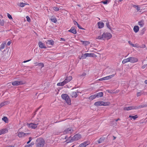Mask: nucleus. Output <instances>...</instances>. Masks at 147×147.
Masks as SVG:
<instances>
[{"mask_svg":"<svg viewBox=\"0 0 147 147\" xmlns=\"http://www.w3.org/2000/svg\"><path fill=\"white\" fill-rule=\"evenodd\" d=\"M49 19L51 22L54 23H56L57 22V20L55 17L53 18H51Z\"/></svg>","mask_w":147,"mask_h":147,"instance_id":"nucleus-34","label":"nucleus"},{"mask_svg":"<svg viewBox=\"0 0 147 147\" xmlns=\"http://www.w3.org/2000/svg\"><path fill=\"white\" fill-rule=\"evenodd\" d=\"M80 29L82 30H85V29L82 27L80 26L79 27H78Z\"/></svg>","mask_w":147,"mask_h":147,"instance_id":"nucleus-55","label":"nucleus"},{"mask_svg":"<svg viewBox=\"0 0 147 147\" xmlns=\"http://www.w3.org/2000/svg\"><path fill=\"white\" fill-rule=\"evenodd\" d=\"M75 141L74 139V137H71L70 136L65 141L67 142V143H69L73 142Z\"/></svg>","mask_w":147,"mask_h":147,"instance_id":"nucleus-12","label":"nucleus"},{"mask_svg":"<svg viewBox=\"0 0 147 147\" xmlns=\"http://www.w3.org/2000/svg\"><path fill=\"white\" fill-rule=\"evenodd\" d=\"M88 54V57H96L97 56L94 53H87Z\"/></svg>","mask_w":147,"mask_h":147,"instance_id":"nucleus-21","label":"nucleus"},{"mask_svg":"<svg viewBox=\"0 0 147 147\" xmlns=\"http://www.w3.org/2000/svg\"><path fill=\"white\" fill-rule=\"evenodd\" d=\"M6 43H2L0 47V51H1V49H3L5 47V46Z\"/></svg>","mask_w":147,"mask_h":147,"instance_id":"nucleus-35","label":"nucleus"},{"mask_svg":"<svg viewBox=\"0 0 147 147\" xmlns=\"http://www.w3.org/2000/svg\"><path fill=\"white\" fill-rule=\"evenodd\" d=\"M115 76V74H113L110 76H108L105 77V80H107L111 79L112 78L114 77Z\"/></svg>","mask_w":147,"mask_h":147,"instance_id":"nucleus-23","label":"nucleus"},{"mask_svg":"<svg viewBox=\"0 0 147 147\" xmlns=\"http://www.w3.org/2000/svg\"><path fill=\"white\" fill-rule=\"evenodd\" d=\"M86 75V73H84L82 74V75L81 76H85Z\"/></svg>","mask_w":147,"mask_h":147,"instance_id":"nucleus-56","label":"nucleus"},{"mask_svg":"<svg viewBox=\"0 0 147 147\" xmlns=\"http://www.w3.org/2000/svg\"><path fill=\"white\" fill-rule=\"evenodd\" d=\"M146 46L144 44H143L141 46H140V47L141 48H144Z\"/></svg>","mask_w":147,"mask_h":147,"instance_id":"nucleus-52","label":"nucleus"},{"mask_svg":"<svg viewBox=\"0 0 147 147\" xmlns=\"http://www.w3.org/2000/svg\"><path fill=\"white\" fill-rule=\"evenodd\" d=\"M143 93L142 91L141 92H137V97H138L141 95L142 94H143Z\"/></svg>","mask_w":147,"mask_h":147,"instance_id":"nucleus-40","label":"nucleus"},{"mask_svg":"<svg viewBox=\"0 0 147 147\" xmlns=\"http://www.w3.org/2000/svg\"><path fill=\"white\" fill-rule=\"evenodd\" d=\"M133 7L134 8H136L137 11H138L140 10V7L138 5H134Z\"/></svg>","mask_w":147,"mask_h":147,"instance_id":"nucleus-37","label":"nucleus"},{"mask_svg":"<svg viewBox=\"0 0 147 147\" xmlns=\"http://www.w3.org/2000/svg\"><path fill=\"white\" fill-rule=\"evenodd\" d=\"M72 79V77L71 76H69L67 77L65 80V81L66 82H67L66 83H67L70 82Z\"/></svg>","mask_w":147,"mask_h":147,"instance_id":"nucleus-20","label":"nucleus"},{"mask_svg":"<svg viewBox=\"0 0 147 147\" xmlns=\"http://www.w3.org/2000/svg\"><path fill=\"white\" fill-rule=\"evenodd\" d=\"M7 16L8 18L10 19H12L13 18L9 14V13H7Z\"/></svg>","mask_w":147,"mask_h":147,"instance_id":"nucleus-45","label":"nucleus"},{"mask_svg":"<svg viewBox=\"0 0 147 147\" xmlns=\"http://www.w3.org/2000/svg\"><path fill=\"white\" fill-rule=\"evenodd\" d=\"M31 140H32V138H31V137H29V140L30 141V142H31Z\"/></svg>","mask_w":147,"mask_h":147,"instance_id":"nucleus-62","label":"nucleus"},{"mask_svg":"<svg viewBox=\"0 0 147 147\" xmlns=\"http://www.w3.org/2000/svg\"><path fill=\"white\" fill-rule=\"evenodd\" d=\"M78 147H86V146L83 144L82 143L79 145Z\"/></svg>","mask_w":147,"mask_h":147,"instance_id":"nucleus-49","label":"nucleus"},{"mask_svg":"<svg viewBox=\"0 0 147 147\" xmlns=\"http://www.w3.org/2000/svg\"><path fill=\"white\" fill-rule=\"evenodd\" d=\"M8 103V102L4 101L0 104V107H1L7 104Z\"/></svg>","mask_w":147,"mask_h":147,"instance_id":"nucleus-33","label":"nucleus"},{"mask_svg":"<svg viewBox=\"0 0 147 147\" xmlns=\"http://www.w3.org/2000/svg\"><path fill=\"white\" fill-rule=\"evenodd\" d=\"M96 97L99 98L103 96V93L102 92H100L97 93L95 94Z\"/></svg>","mask_w":147,"mask_h":147,"instance_id":"nucleus-19","label":"nucleus"},{"mask_svg":"<svg viewBox=\"0 0 147 147\" xmlns=\"http://www.w3.org/2000/svg\"><path fill=\"white\" fill-rule=\"evenodd\" d=\"M101 3L105 4H106L107 3L108 0H106L104 1H101Z\"/></svg>","mask_w":147,"mask_h":147,"instance_id":"nucleus-46","label":"nucleus"},{"mask_svg":"<svg viewBox=\"0 0 147 147\" xmlns=\"http://www.w3.org/2000/svg\"><path fill=\"white\" fill-rule=\"evenodd\" d=\"M104 22H106V25L108 28L110 30H111V28L109 24V22L108 21H105Z\"/></svg>","mask_w":147,"mask_h":147,"instance_id":"nucleus-29","label":"nucleus"},{"mask_svg":"<svg viewBox=\"0 0 147 147\" xmlns=\"http://www.w3.org/2000/svg\"><path fill=\"white\" fill-rule=\"evenodd\" d=\"M28 5V4L24 3L23 2L20 3L18 5L21 7H24L25 5Z\"/></svg>","mask_w":147,"mask_h":147,"instance_id":"nucleus-31","label":"nucleus"},{"mask_svg":"<svg viewBox=\"0 0 147 147\" xmlns=\"http://www.w3.org/2000/svg\"><path fill=\"white\" fill-rule=\"evenodd\" d=\"M66 82H66L64 80L62 82L58 83L57 84V85L58 86H62L66 84L67 83Z\"/></svg>","mask_w":147,"mask_h":147,"instance_id":"nucleus-22","label":"nucleus"},{"mask_svg":"<svg viewBox=\"0 0 147 147\" xmlns=\"http://www.w3.org/2000/svg\"><path fill=\"white\" fill-rule=\"evenodd\" d=\"M105 140V138L104 137H102V138H101L97 141L98 144H100L102 143Z\"/></svg>","mask_w":147,"mask_h":147,"instance_id":"nucleus-27","label":"nucleus"},{"mask_svg":"<svg viewBox=\"0 0 147 147\" xmlns=\"http://www.w3.org/2000/svg\"><path fill=\"white\" fill-rule=\"evenodd\" d=\"M120 120V119L119 118H118V119H116L115 121H116L117 122V121H118L119 120Z\"/></svg>","mask_w":147,"mask_h":147,"instance_id":"nucleus-63","label":"nucleus"},{"mask_svg":"<svg viewBox=\"0 0 147 147\" xmlns=\"http://www.w3.org/2000/svg\"><path fill=\"white\" fill-rule=\"evenodd\" d=\"M6 55L5 54V55H4L2 57V58L4 60H6V59H7V58H6V57H5V56H6Z\"/></svg>","mask_w":147,"mask_h":147,"instance_id":"nucleus-50","label":"nucleus"},{"mask_svg":"<svg viewBox=\"0 0 147 147\" xmlns=\"http://www.w3.org/2000/svg\"><path fill=\"white\" fill-rule=\"evenodd\" d=\"M2 120L4 121L5 123H7L8 122V119L6 117H4L2 118Z\"/></svg>","mask_w":147,"mask_h":147,"instance_id":"nucleus-38","label":"nucleus"},{"mask_svg":"<svg viewBox=\"0 0 147 147\" xmlns=\"http://www.w3.org/2000/svg\"><path fill=\"white\" fill-rule=\"evenodd\" d=\"M28 134L24 133L23 132H20L18 133V136L20 138H22V137H24L26 135H27Z\"/></svg>","mask_w":147,"mask_h":147,"instance_id":"nucleus-13","label":"nucleus"},{"mask_svg":"<svg viewBox=\"0 0 147 147\" xmlns=\"http://www.w3.org/2000/svg\"><path fill=\"white\" fill-rule=\"evenodd\" d=\"M47 43L49 45H53L54 43V42L52 40H47Z\"/></svg>","mask_w":147,"mask_h":147,"instance_id":"nucleus-17","label":"nucleus"},{"mask_svg":"<svg viewBox=\"0 0 147 147\" xmlns=\"http://www.w3.org/2000/svg\"><path fill=\"white\" fill-rule=\"evenodd\" d=\"M146 30V29L144 28H143L142 30L141 31V32H140V35H142L144 33V32Z\"/></svg>","mask_w":147,"mask_h":147,"instance_id":"nucleus-39","label":"nucleus"},{"mask_svg":"<svg viewBox=\"0 0 147 147\" xmlns=\"http://www.w3.org/2000/svg\"><path fill=\"white\" fill-rule=\"evenodd\" d=\"M68 31L74 34H75L77 33V31L75 28L73 27H71V29Z\"/></svg>","mask_w":147,"mask_h":147,"instance_id":"nucleus-14","label":"nucleus"},{"mask_svg":"<svg viewBox=\"0 0 147 147\" xmlns=\"http://www.w3.org/2000/svg\"><path fill=\"white\" fill-rule=\"evenodd\" d=\"M83 43L85 44V45H87L89 44V42L86 41H83Z\"/></svg>","mask_w":147,"mask_h":147,"instance_id":"nucleus-47","label":"nucleus"},{"mask_svg":"<svg viewBox=\"0 0 147 147\" xmlns=\"http://www.w3.org/2000/svg\"><path fill=\"white\" fill-rule=\"evenodd\" d=\"M105 80V77H103V78H100L98 80H99L100 81H102V80Z\"/></svg>","mask_w":147,"mask_h":147,"instance_id":"nucleus-53","label":"nucleus"},{"mask_svg":"<svg viewBox=\"0 0 147 147\" xmlns=\"http://www.w3.org/2000/svg\"><path fill=\"white\" fill-rule=\"evenodd\" d=\"M110 104V102H104L103 101H99L95 102L94 105L97 107L100 106H106L109 105Z\"/></svg>","mask_w":147,"mask_h":147,"instance_id":"nucleus-4","label":"nucleus"},{"mask_svg":"<svg viewBox=\"0 0 147 147\" xmlns=\"http://www.w3.org/2000/svg\"><path fill=\"white\" fill-rule=\"evenodd\" d=\"M30 60H31V59L27 60H26V61H23V63H25L28 62Z\"/></svg>","mask_w":147,"mask_h":147,"instance_id":"nucleus-58","label":"nucleus"},{"mask_svg":"<svg viewBox=\"0 0 147 147\" xmlns=\"http://www.w3.org/2000/svg\"><path fill=\"white\" fill-rule=\"evenodd\" d=\"M38 44L39 45V47L41 49H45L47 48L45 45L41 42H39L38 43Z\"/></svg>","mask_w":147,"mask_h":147,"instance_id":"nucleus-11","label":"nucleus"},{"mask_svg":"<svg viewBox=\"0 0 147 147\" xmlns=\"http://www.w3.org/2000/svg\"><path fill=\"white\" fill-rule=\"evenodd\" d=\"M26 83V82L22 81H15L12 83V84L14 86H17L18 85L24 84Z\"/></svg>","mask_w":147,"mask_h":147,"instance_id":"nucleus-5","label":"nucleus"},{"mask_svg":"<svg viewBox=\"0 0 147 147\" xmlns=\"http://www.w3.org/2000/svg\"><path fill=\"white\" fill-rule=\"evenodd\" d=\"M10 44H11V42L10 41H9L7 43V45L8 46H9L10 45Z\"/></svg>","mask_w":147,"mask_h":147,"instance_id":"nucleus-59","label":"nucleus"},{"mask_svg":"<svg viewBox=\"0 0 147 147\" xmlns=\"http://www.w3.org/2000/svg\"><path fill=\"white\" fill-rule=\"evenodd\" d=\"M61 97L63 99L65 100L66 103L68 105H70L71 100L69 96L67 94H62L61 95Z\"/></svg>","mask_w":147,"mask_h":147,"instance_id":"nucleus-3","label":"nucleus"},{"mask_svg":"<svg viewBox=\"0 0 147 147\" xmlns=\"http://www.w3.org/2000/svg\"><path fill=\"white\" fill-rule=\"evenodd\" d=\"M7 129H3L0 130V135L3 134H5L7 132Z\"/></svg>","mask_w":147,"mask_h":147,"instance_id":"nucleus-18","label":"nucleus"},{"mask_svg":"<svg viewBox=\"0 0 147 147\" xmlns=\"http://www.w3.org/2000/svg\"><path fill=\"white\" fill-rule=\"evenodd\" d=\"M132 109H136V106H131L128 107H125L124 108V111H129Z\"/></svg>","mask_w":147,"mask_h":147,"instance_id":"nucleus-7","label":"nucleus"},{"mask_svg":"<svg viewBox=\"0 0 147 147\" xmlns=\"http://www.w3.org/2000/svg\"><path fill=\"white\" fill-rule=\"evenodd\" d=\"M129 62H130V57L128 58L124 59L122 61V63L123 64H125Z\"/></svg>","mask_w":147,"mask_h":147,"instance_id":"nucleus-24","label":"nucleus"},{"mask_svg":"<svg viewBox=\"0 0 147 147\" xmlns=\"http://www.w3.org/2000/svg\"><path fill=\"white\" fill-rule=\"evenodd\" d=\"M147 107V105H142L139 106H136V109H138L144 107Z\"/></svg>","mask_w":147,"mask_h":147,"instance_id":"nucleus-16","label":"nucleus"},{"mask_svg":"<svg viewBox=\"0 0 147 147\" xmlns=\"http://www.w3.org/2000/svg\"><path fill=\"white\" fill-rule=\"evenodd\" d=\"M73 137L75 140L77 141L81 138V136L80 134H77L75 135Z\"/></svg>","mask_w":147,"mask_h":147,"instance_id":"nucleus-10","label":"nucleus"},{"mask_svg":"<svg viewBox=\"0 0 147 147\" xmlns=\"http://www.w3.org/2000/svg\"><path fill=\"white\" fill-rule=\"evenodd\" d=\"M73 130L71 127H70L66 129L64 131V134H67L71 133V131H73Z\"/></svg>","mask_w":147,"mask_h":147,"instance_id":"nucleus-8","label":"nucleus"},{"mask_svg":"<svg viewBox=\"0 0 147 147\" xmlns=\"http://www.w3.org/2000/svg\"><path fill=\"white\" fill-rule=\"evenodd\" d=\"M133 30L135 33L137 32L139 30V27L138 26H135L134 27Z\"/></svg>","mask_w":147,"mask_h":147,"instance_id":"nucleus-25","label":"nucleus"},{"mask_svg":"<svg viewBox=\"0 0 147 147\" xmlns=\"http://www.w3.org/2000/svg\"><path fill=\"white\" fill-rule=\"evenodd\" d=\"M96 97V94H95L90 96L89 97V99L90 100H93L94 99H95Z\"/></svg>","mask_w":147,"mask_h":147,"instance_id":"nucleus-30","label":"nucleus"},{"mask_svg":"<svg viewBox=\"0 0 147 147\" xmlns=\"http://www.w3.org/2000/svg\"><path fill=\"white\" fill-rule=\"evenodd\" d=\"M129 118H132L134 120H135L136 118H137L138 117V116L137 115H136L134 116L129 115Z\"/></svg>","mask_w":147,"mask_h":147,"instance_id":"nucleus-36","label":"nucleus"},{"mask_svg":"<svg viewBox=\"0 0 147 147\" xmlns=\"http://www.w3.org/2000/svg\"><path fill=\"white\" fill-rule=\"evenodd\" d=\"M112 37V35L111 33L108 32H104L101 36H98L96 38L99 40H109Z\"/></svg>","mask_w":147,"mask_h":147,"instance_id":"nucleus-1","label":"nucleus"},{"mask_svg":"<svg viewBox=\"0 0 147 147\" xmlns=\"http://www.w3.org/2000/svg\"><path fill=\"white\" fill-rule=\"evenodd\" d=\"M104 23L102 22H99L98 23V25L99 28H102L104 27Z\"/></svg>","mask_w":147,"mask_h":147,"instance_id":"nucleus-15","label":"nucleus"},{"mask_svg":"<svg viewBox=\"0 0 147 147\" xmlns=\"http://www.w3.org/2000/svg\"><path fill=\"white\" fill-rule=\"evenodd\" d=\"M144 83L146 84H147V80H145L144 81Z\"/></svg>","mask_w":147,"mask_h":147,"instance_id":"nucleus-64","label":"nucleus"},{"mask_svg":"<svg viewBox=\"0 0 147 147\" xmlns=\"http://www.w3.org/2000/svg\"><path fill=\"white\" fill-rule=\"evenodd\" d=\"M128 42L130 45H132L133 47H134V44H133L131 41H128Z\"/></svg>","mask_w":147,"mask_h":147,"instance_id":"nucleus-51","label":"nucleus"},{"mask_svg":"<svg viewBox=\"0 0 147 147\" xmlns=\"http://www.w3.org/2000/svg\"><path fill=\"white\" fill-rule=\"evenodd\" d=\"M26 18L27 20V21L29 22H31V20L30 19V18H29V17L28 16H27L26 17Z\"/></svg>","mask_w":147,"mask_h":147,"instance_id":"nucleus-44","label":"nucleus"},{"mask_svg":"<svg viewBox=\"0 0 147 147\" xmlns=\"http://www.w3.org/2000/svg\"><path fill=\"white\" fill-rule=\"evenodd\" d=\"M45 140L42 138H38L36 142V144L37 147H42L45 145Z\"/></svg>","mask_w":147,"mask_h":147,"instance_id":"nucleus-2","label":"nucleus"},{"mask_svg":"<svg viewBox=\"0 0 147 147\" xmlns=\"http://www.w3.org/2000/svg\"><path fill=\"white\" fill-rule=\"evenodd\" d=\"M138 24L141 27H142L144 25V22L143 20H141L139 21L138 22Z\"/></svg>","mask_w":147,"mask_h":147,"instance_id":"nucleus-28","label":"nucleus"},{"mask_svg":"<svg viewBox=\"0 0 147 147\" xmlns=\"http://www.w3.org/2000/svg\"><path fill=\"white\" fill-rule=\"evenodd\" d=\"M88 54L87 53H86L84 54H82V55L81 57L80 58V59L82 58V59H85L86 58V57H88Z\"/></svg>","mask_w":147,"mask_h":147,"instance_id":"nucleus-32","label":"nucleus"},{"mask_svg":"<svg viewBox=\"0 0 147 147\" xmlns=\"http://www.w3.org/2000/svg\"><path fill=\"white\" fill-rule=\"evenodd\" d=\"M74 24L75 25H76L77 24H78L77 22H76V21H74Z\"/></svg>","mask_w":147,"mask_h":147,"instance_id":"nucleus-57","label":"nucleus"},{"mask_svg":"<svg viewBox=\"0 0 147 147\" xmlns=\"http://www.w3.org/2000/svg\"><path fill=\"white\" fill-rule=\"evenodd\" d=\"M28 126L31 127L32 128L35 129L37 128V125H38V123L37 122L34 123H30L29 124H27Z\"/></svg>","mask_w":147,"mask_h":147,"instance_id":"nucleus-6","label":"nucleus"},{"mask_svg":"<svg viewBox=\"0 0 147 147\" xmlns=\"http://www.w3.org/2000/svg\"><path fill=\"white\" fill-rule=\"evenodd\" d=\"M31 146V144H29L27 145H26L24 147H30Z\"/></svg>","mask_w":147,"mask_h":147,"instance_id":"nucleus-54","label":"nucleus"},{"mask_svg":"<svg viewBox=\"0 0 147 147\" xmlns=\"http://www.w3.org/2000/svg\"><path fill=\"white\" fill-rule=\"evenodd\" d=\"M130 62L131 63H134L137 62L138 61V59L135 57H130Z\"/></svg>","mask_w":147,"mask_h":147,"instance_id":"nucleus-9","label":"nucleus"},{"mask_svg":"<svg viewBox=\"0 0 147 147\" xmlns=\"http://www.w3.org/2000/svg\"><path fill=\"white\" fill-rule=\"evenodd\" d=\"M61 40L63 41H65V39L64 38H61Z\"/></svg>","mask_w":147,"mask_h":147,"instance_id":"nucleus-60","label":"nucleus"},{"mask_svg":"<svg viewBox=\"0 0 147 147\" xmlns=\"http://www.w3.org/2000/svg\"><path fill=\"white\" fill-rule=\"evenodd\" d=\"M71 95L73 98H76L78 96V94L76 92H73L71 93Z\"/></svg>","mask_w":147,"mask_h":147,"instance_id":"nucleus-26","label":"nucleus"},{"mask_svg":"<svg viewBox=\"0 0 147 147\" xmlns=\"http://www.w3.org/2000/svg\"><path fill=\"white\" fill-rule=\"evenodd\" d=\"M4 22L3 20H1L0 19V25L2 26H3L4 25Z\"/></svg>","mask_w":147,"mask_h":147,"instance_id":"nucleus-41","label":"nucleus"},{"mask_svg":"<svg viewBox=\"0 0 147 147\" xmlns=\"http://www.w3.org/2000/svg\"><path fill=\"white\" fill-rule=\"evenodd\" d=\"M53 9L55 11H58L59 10V8L58 7H54L53 8Z\"/></svg>","mask_w":147,"mask_h":147,"instance_id":"nucleus-48","label":"nucleus"},{"mask_svg":"<svg viewBox=\"0 0 147 147\" xmlns=\"http://www.w3.org/2000/svg\"><path fill=\"white\" fill-rule=\"evenodd\" d=\"M39 66H41V68L43 67L44 66V64L42 63H39L38 64Z\"/></svg>","mask_w":147,"mask_h":147,"instance_id":"nucleus-43","label":"nucleus"},{"mask_svg":"<svg viewBox=\"0 0 147 147\" xmlns=\"http://www.w3.org/2000/svg\"><path fill=\"white\" fill-rule=\"evenodd\" d=\"M146 65H143L142 68H143V69H144V68L145 67H146Z\"/></svg>","mask_w":147,"mask_h":147,"instance_id":"nucleus-61","label":"nucleus"},{"mask_svg":"<svg viewBox=\"0 0 147 147\" xmlns=\"http://www.w3.org/2000/svg\"><path fill=\"white\" fill-rule=\"evenodd\" d=\"M89 142H88L87 141L84 142V143H82V144H83L86 146L88 145V144H89Z\"/></svg>","mask_w":147,"mask_h":147,"instance_id":"nucleus-42","label":"nucleus"}]
</instances>
